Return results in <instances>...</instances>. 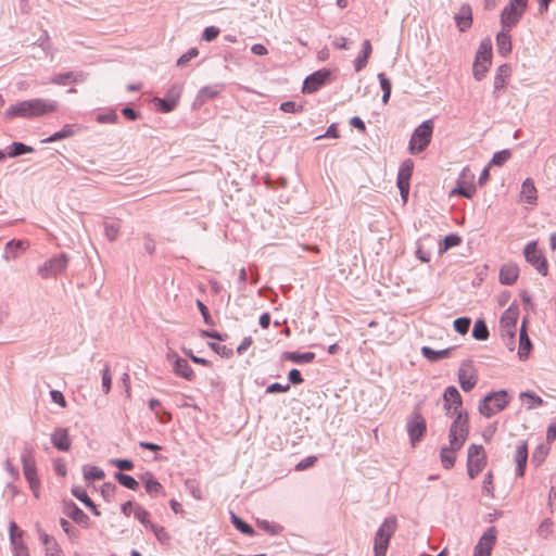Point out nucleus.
Here are the masks:
<instances>
[{
  "instance_id": "nucleus-1",
  "label": "nucleus",
  "mask_w": 556,
  "mask_h": 556,
  "mask_svg": "<svg viewBox=\"0 0 556 556\" xmlns=\"http://www.w3.org/2000/svg\"><path fill=\"white\" fill-rule=\"evenodd\" d=\"M58 110V102L50 99L34 98L12 104L5 111L8 118H36Z\"/></svg>"
},
{
  "instance_id": "nucleus-2",
  "label": "nucleus",
  "mask_w": 556,
  "mask_h": 556,
  "mask_svg": "<svg viewBox=\"0 0 556 556\" xmlns=\"http://www.w3.org/2000/svg\"><path fill=\"white\" fill-rule=\"evenodd\" d=\"M397 528V520L394 516L383 520L375 534L374 553L375 556H386L391 538Z\"/></svg>"
},
{
  "instance_id": "nucleus-3",
  "label": "nucleus",
  "mask_w": 556,
  "mask_h": 556,
  "mask_svg": "<svg viewBox=\"0 0 556 556\" xmlns=\"http://www.w3.org/2000/svg\"><path fill=\"white\" fill-rule=\"evenodd\" d=\"M21 462L23 465V473L27 480L29 488L35 495L39 497L40 481L37 477L36 462L34 456V448L26 444L21 455Z\"/></svg>"
},
{
  "instance_id": "nucleus-4",
  "label": "nucleus",
  "mask_w": 556,
  "mask_h": 556,
  "mask_svg": "<svg viewBox=\"0 0 556 556\" xmlns=\"http://www.w3.org/2000/svg\"><path fill=\"white\" fill-rule=\"evenodd\" d=\"M433 132V122L431 119L425 121L413 132L409 140V151L416 154L426 150L429 146Z\"/></svg>"
},
{
  "instance_id": "nucleus-5",
  "label": "nucleus",
  "mask_w": 556,
  "mask_h": 556,
  "mask_svg": "<svg viewBox=\"0 0 556 556\" xmlns=\"http://www.w3.org/2000/svg\"><path fill=\"white\" fill-rule=\"evenodd\" d=\"M468 435V416L467 413H459L451 425L448 439L450 446L453 450H460Z\"/></svg>"
},
{
  "instance_id": "nucleus-6",
  "label": "nucleus",
  "mask_w": 556,
  "mask_h": 556,
  "mask_svg": "<svg viewBox=\"0 0 556 556\" xmlns=\"http://www.w3.org/2000/svg\"><path fill=\"white\" fill-rule=\"evenodd\" d=\"M508 395L505 390L492 392L488 394L479 404V412L483 416L490 418L494 414L503 410L508 404Z\"/></svg>"
},
{
  "instance_id": "nucleus-7",
  "label": "nucleus",
  "mask_w": 556,
  "mask_h": 556,
  "mask_svg": "<svg viewBox=\"0 0 556 556\" xmlns=\"http://www.w3.org/2000/svg\"><path fill=\"white\" fill-rule=\"evenodd\" d=\"M486 465V456L482 445L472 444L468 448L467 471L475 479Z\"/></svg>"
},
{
  "instance_id": "nucleus-8",
  "label": "nucleus",
  "mask_w": 556,
  "mask_h": 556,
  "mask_svg": "<svg viewBox=\"0 0 556 556\" xmlns=\"http://www.w3.org/2000/svg\"><path fill=\"white\" fill-rule=\"evenodd\" d=\"M526 261L532 265L542 276L548 273L547 261L543 252L538 248L536 241H530L523 249Z\"/></svg>"
},
{
  "instance_id": "nucleus-9",
  "label": "nucleus",
  "mask_w": 556,
  "mask_h": 556,
  "mask_svg": "<svg viewBox=\"0 0 556 556\" xmlns=\"http://www.w3.org/2000/svg\"><path fill=\"white\" fill-rule=\"evenodd\" d=\"M68 264V256L65 253H61L56 256L51 257L46 261L39 268L38 275L42 279H48L52 277H56L59 274L63 273Z\"/></svg>"
},
{
  "instance_id": "nucleus-10",
  "label": "nucleus",
  "mask_w": 556,
  "mask_h": 556,
  "mask_svg": "<svg viewBox=\"0 0 556 556\" xmlns=\"http://www.w3.org/2000/svg\"><path fill=\"white\" fill-rule=\"evenodd\" d=\"M166 359L172 365L173 371L176 376L184 378L187 381L194 380L195 374L189 365L188 361L180 357L174 350H168Z\"/></svg>"
},
{
  "instance_id": "nucleus-11",
  "label": "nucleus",
  "mask_w": 556,
  "mask_h": 556,
  "mask_svg": "<svg viewBox=\"0 0 556 556\" xmlns=\"http://www.w3.org/2000/svg\"><path fill=\"white\" fill-rule=\"evenodd\" d=\"M497 538V530L495 527H490L482 534L477 545L475 546L473 556H490L495 545Z\"/></svg>"
},
{
  "instance_id": "nucleus-12",
  "label": "nucleus",
  "mask_w": 556,
  "mask_h": 556,
  "mask_svg": "<svg viewBox=\"0 0 556 556\" xmlns=\"http://www.w3.org/2000/svg\"><path fill=\"white\" fill-rule=\"evenodd\" d=\"M406 428L410 442L415 445L426 432V420L418 412H414L407 421Z\"/></svg>"
},
{
  "instance_id": "nucleus-13",
  "label": "nucleus",
  "mask_w": 556,
  "mask_h": 556,
  "mask_svg": "<svg viewBox=\"0 0 556 556\" xmlns=\"http://www.w3.org/2000/svg\"><path fill=\"white\" fill-rule=\"evenodd\" d=\"M444 408L448 415L458 416L459 413H465L462 409V396L454 386H450L443 393Z\"/></svg>"
},
{
  "instance_id": "nucleus-14",
  "label": "nucleus",
  "mask_w": 556,
  "mask_h": 556,
  "mask_svg": "<svg viewBox=\"0 0 556 556\" xmlns=\"http://www.w3.org/2000/svg\"><path fill=\"white\" fill-rule=\"evenodd\" d=\"M518 319V312L513 308L506 309L500 320L501 334L503 340L508 338L514 339L516 332V325Z\"/></svg>"
},
{
  "instance_id": "nucleus-15",
  "label": "nucleus",
  "mask_w": 556,
  "mask_h": 556,
  "mask_svg": "<svg viewBox=\"0 0 556 556\" xmlns=\"http://www.w3.org/2000/svg\"><path fill=\"white\" fill-rule=\"evenodd\" d=\"M330 74L329 70L323 68L308 75L303 83L302 91L304 93H313L317 91L323 85H325L327 79L330 77Z\"/></svg>"
},
{
  "instance_id": "nucleus-16",
  "label": "nucleus",
  "mask_w": 556,
  "mask_h": 556,
  "mask_svg": "<svg viewBox=\"0 0 556 556\" xmlns=\"http://www.w3.org/2000/svg\"><path fill=\"white\" fill-rule=\"evenodd\" d=\"M467 178H473L468 168H464L457 181V186L451 191V195H459L471 199L476 193V187L472 182H466Z\"/></svg>"
},
{
  "instance_id": "nucleus-17",
  "label": "nucleus",
  "mask_w": 556,
  "mask_h": 556,
  "mask_svg": "<svg viewBox=\"0 0 556 556\" xmlns=\"http://www.w3.org/2000/svg\"><path fill=\"white\" fill-rule=\"evenodd\" d=\"M522 11L519 10L516 7H513V4H507L501 15V22L504 28H507L508 30L514 27L522 16Z\"/></svg>"
},
{
  "instance_id": "nucleus-18",
  "label": "nucleus",
  "mask_w": 556,
  "mask_h": 556,
  "mask_svg": "<svg viewBox=\"0 0 556 556\" xmlns=\"http://www.w3.org/2000/svg\"><path fill=\"white\" fill-rule=\"evenodd\" d=\"M51 443L56 450L61 452H67L71 448L68 430L61 427L55 428L51 434Z\"/></svg>"
},
{
  "instance_id": "nucleus-19",
  "label": "nucleus",
  "mask_w": 556,
  "mask_h": 556,
  "mask_svg": "<svg viewBox=\"0 0 556 556\" xmlns=\"http://www.w3.org/2000/svg\"><path fill=\"white\" fill-rule=\"evenodd\" d=\"M224 88L225 84L223 83L202 87L197 94L195 102L201 105L208 100H213L218 97Z\"/></svg>"
},
{
  "instance_id": "nucleus-20",
  "label": "nucleus",
  "mask_w": 556,
  "mask_h": 556,
  "mask_svg": "<svg viewBox=\"0 0 556 556\" xmlns=\"http://www.w3.org/2000/svg\"><path fill=\"white\" fill-rule=\"evenodd\" d=\"M514 459L516 462V475L522 477L528 460V445L525 441H520L516 446Z\"/></svg>"
},
{
  "instance_id": "nucleus-21",
  "label": "nucleus",
  "mask_w": 556,
  "mask_h": 556,
  "mask_svg": "<svg viewBox=\"0 0 556 556\" xmlns=\"http://www.w3.org/2000/svg\"><path fill=\"white\" fill-rule=\"evenodd\" d=\"M456 26L460 31H466L472 24V11L470 5L463 4L455 15Z\"/></svg>"
},
{
  "instance_id": "nucleus-22",
  "label": "nucleus",
  "mask_w": 556,
  "mask_h": 556,
  "mask_svg": "<svg viewBox=\"0 0 556 556\" xmlns=\"http://www.w3.org/2000/svg\"><path fill=\"white\" fill-rule=\"evenodd\" d=\"M519 275V268L516 264H504L500 270V282L505 286L515 283Z\"/></svg>"
},
{
  "instance_id": "nucleus-23",
  "label": "nucleus",
  "mask_w": 556,
  "mask_h": 556,
  "mask_svg": "<svg viewBox=\"0 0 556 556\" xmlns=\"http://www.w3.org/2000/svg\"><path fill=\"white\" fill-rule=\"evenodd\" d=\"M532 349V343L530 341V338L527 333L526 329V320L522 321L520 333H519V348H518V355L521 361H525L528 358L529 353Z\"/></svg>"
},
{
  "instance_id": "nucleus-24",
  "label": "nucleus",
  "mask_w": 556,
  "mask_h": 556,
  "mask_svg": "<svg viewBox=\"0 0 556 556\" xmlns=\"http://www.w3.org/2000/svg\"><path fill=\"white\" fill-rule=\"evenodd\" d=\"M77 130H79V127L77 125L67 124V125H64L61 130L54 132L50 137L42 139L41 142L42 143H51V142L63 140V139L74 136L77 132Z\"/></svg>"
},
{
  "instance_id": "nucleus-25",
  "label": "nucleus",
  "mask_w": 556,
  "mask_h": 556,
  "mask_svg": "<svg viewBox=\"0 0 556 556\" xmlns=\"http://www.w3.org/2000/svg\"><path fill=\"white\" fill-rule=\"evenodd\" d=\"M521 200L529 203L534 204L536 202V188L531 178H527L521 185L520 191Z\"/></svg>"
},
{
  "instance_id": "nucleus-26",
  "label": "nucleus",
  "mask_w": 556,
  "mask_h": 556,
  "mask_svg": "<svg viewBox=\"0 0 556 556\" xmlns=\"http://www.w3.org/2000/svg\"><path fill=\"white\" fill-rule=\"evenodd\" d=\"M509 75H510L509 65L503 64L497 68L496 75L494 77V94L496 98L498 97V94H496L497 91H500L501 89L504 88Z\"/></svg>"
},
{
  "instance_id": "nucleus-27",
  "label": "nucleus",
  "mask_w": 556,
  "mask_h": 556,
  "mask_svg": "<svg viewBox=\"0 0 556 556\" xmlns=\"http://www.w3.org/2000/svg\"><path fill=\"white\" fill-rule=\"evenodd\" d=\"M413 168H414V163L412 160H405L400 168H399V173H397V181L396 184L397 185H409V180L412 178V174H413Z\"/></svg>"
},
{
  "instance_id": "nucleus-28",
  "label": "nucleus",
  "mask_w": 556,
  "mask_h": 556,
  "mask_svg": "<svg viewBox=\"0 0 556 556\" xmlns=\"http://www.w3.org/2000/svg\"><path fill=\"white\" fill-rule=\"evenodd\" d=\"M492 58V43L489 39H484L480 42L475 62H482L491 64Z\"/></svg>"
},
{
  "instance_id": "nucleus-29",
  "label": "nucleus",
  "mask_w": 556,
  "mask_h": 556,
  "mask_svg": "<svg viewBox=\"0 0 556 556\" xmlns=\"http://www.w3.org/2000/svg\"><path fill=\"white\" fill-rule=\"evenodd\" d=\"M458 380L462 389L465 392L470 391L477 383V378L465 368V365L462 366L458 370Z\"/></svg>"
},
{
  "instance_id": "nucleus-30",
  "label": "nucleus",
  "mask_w": 556,
  "mask_h": 556,
  "mask_svg": "<svg viewBox=\"0 0 556 556\" xmlns=\"http://www.w3.org/2000/svg\"><path fill=\"white\" fill-rule=\"evenodd\" d=\"M65 513L71 519L79 525L87 526L89 521V517L73 502L66 506Z\"/></svg>"
},
{
  "instance_id": "nucleus-31",
  "label": "nucleus",
  "mask_w": 556,
  "mask_h": 556,
  "mask_svg": "<svg viewBox=\"0 0 556 556\" xmlns=\"http://www.w3.org/2000/svg\"><path fill=\"white\" fill-rule=\"evenodd\" d=\"M453 348H447L444 350L435 351L431 349L430 346H422L421 348V354L424 357H426L430 362H438L444 357L450 356Z\"/></svg>"
},
{
  "instance_id": "nucleus-32",
  "label": "nucleus",
  "mask_w": 556,
  "mask_h": 556,
  "mask_svg": "<svg viewBox=\"0 0 556 556\" xmlns=\"http://www.w3.org/2000/svg\"><path fill=\"white\" fill-rule=\"evenodd\" d=\"M72 494L77 498L79 500L80 502H83L91 511L93 515L96 516H99L100 515V511L97 509V506L94 505V503L90 500V497L88 496L87 492L80 488V486H74L72 489Z\"/></svg>"
},
{
  "instance_id": "nucleus-33",
  "label": "nucleus",
  "mask_w": 556,
  "mask_h": 556,
  "mask_svg": "<svg viewBox=\"0 0 556 556\" xmlns=\"http://www.w3.org/2000/svg\"><path fill=\"white\" fill-rule=\"evenodd\" d=\"M371 51H372V49H371L370 41L368 39L364 40L362 53L355 60V71L356 72L362 71L367 65L368 59L371 54Z\"/></svg>"
},
{
  "instance_id": "nucleus-34",
  "label": "nucleus",
  "mask_w": 556,
  "mask_h": 556,
  "mask_svg": "<svg viewBox=\"0 0 556 556\" xmlns=\"http://www.w3.org/2000/svg\"><path fill=\"white\" fill-rule=\"evenodd\" d=\"M283 358L291 361L296 364L312 363L315 358L313 352L298 353V352H285Z\"/></svg>"
},
{
  "instance_id": "nucleus-35",
  "label": "nucleus",
  "mask_w": 556,
  "mask_h": 556,
  "mask_svg": "<svg viewBox=\"0 0 556 556\" xmlns=\"http://www.w3.org/2000/svg\"><path fill=\"white\" fill-rule=\"evenodd\" d=\"M496 47L500 54L506 56L511 51V40L507 33H498L496 36Z\"/></svg>"
},
{
  "instance_id": "nucleus-36",
  "label": "nucleus",
  "mask_w": 556,
  "mask_h": 556,
  "mask_svg": "<svg viewBox=\"0 0 556 556\" xmlns=\"http://www.w3.org/2000/svg\"><path fill=\"white\" fill-rule=\"evenodd\" d=\"M121 230L119 219H109L104 222V233L109 241H114L118 237Z\"/></svg>"
},
{
  "instance_id": "nucleus-37",
  "label": "nucleus",
  "mask_w": 556,
  "mask_h": 556,
  "mask_svg": "<svg viewBox=\"0 0 556 556\" xmlns=\"http://www.w3.org/2000/svg\"><path fill=\"white\" fill-rule=\"evenodd\" d=\"M230 519L233 527L241 533L250 536L255 534L254 529L232 511L230 513Z\"/></svg>"
},
{
  "instance_id": "nucleus-38",
  "label": "nucleus",
  "mask_w": 556,
  "mask_h": 556,
  "mask_svg": "<svg viewBox=\"0 0 556 556\" xmlns=\"http://www.w3.org/2000/svg\"><path fill=\"white\" fill-rule=\"evenodd\" d=\"M142 480L144 482L146 491L150 495H157L162 492V484L157 480H155L152 475L147 473L146 477L142 478Z\"/></svg>"
},
{
  "instance_id": "nucleus-39",
  "label": "nucleus",
  "mask_w": 556,
  "mask_h": 556,
  "mask_svg": "<svg viewBox=\"0 0 556 556\" xmlns=\"http://www.w3.org/2000/svg\"><path fill=\"white\" fill-rule=\"evenodd\" d=\"M489 336L490 333L485 321L483 319H478L473 325L472 337L476 340L484 341Z\"/></svg>"
},
{
  "instance_id": "nucleus-40",
  "label": "nucleus",
  "mask_w": 556,
  "mask_h": 556,
  "mask_svg": "<svg viewBox=\"0 0 556 556\" xmlns=\"http://www.w3.org/2000/svg\"><path fill=\"white\" fill-rule=\"evenodd\" d=\"M114 478L118 481V483L129 490H137L139 486L138 481L126 473H123L121 471L114 473Z\"/></svg>"
},
{
  "instance_id": "nucleus-41",
  "label": "nucleus",
  "mask_w": 556,
  "mask_h": 556,
  "mask_svg": "<svg viewBox=\"0 0 556 556\" xmlns=\"http://www.w3.org/2000/svg\"><path fill=\"white\" fill-rule=\"evenodd\" d=\"M9 149H10L9 152H8V156L9 157H16V156H20L22 154L34 152V149L30 146H27V144H25L23 142H13L9 147Z\"/></svg>"
},
{
  "instance_id": "nucleus-42",
  "label": "nucleus",
  "mask_w": 556,
  "mask_h": 556,
  "mask_svg": "<svg viewBox=\"0 0 556 556\" xmlns=\"http://www.w3.org/2000/svg\"><path fill=\"white\" fill-rule=\"evenodd\" d=\"M457 450H453L451 447H442L441 450V462L442 466L445 469H451L455 464V452Z\"/></svg>"
},
{
  "instance_id": "nucleus-43",
  "label": "nucleus",
  "mask_w": 556,
  "mask_h": 556,
  "mask_svg": "<svg viewBox=\"0 0 556 556\" xmlns=\"http://www.w3.org/2000/svg\"><path fill=\"white\" fill-rule=\"evenodd\" d=\"M460 241H462V239L458 235H455V233L447 235L443 239L442 243L439 247V253L440 254L445 253L451 248L458 245L460 243Z\"/></svg>"
},
{
  "instance_id": "nucleus-44",
  "label": "nucleus",
  "mask_w": 556,
  "mask_h": 556,
  "mask_svg": "<svg viewBox=\"0 0 556 556\" xmlns=\"http://www.w3.org/2000/svg\"><path fill=\"white\" fill-rule=\"evenodd\" d=\"M135 518L139 520V522L144 526L146 529H151V526L155 523L150 521V514L141 506H136L134 510Z\"/></svg>"
},
{
  "instance_id": "nucleus-45",
  "label": "nucleus",
  "mask_w": 556,
  "mask_h": 556,
  "mask_svg": "<svg viewBox=\"0 0 556 556\" xmlns=\"http://www.w3.org/2000/svg\"><path fill=\"white\" fill-rule=\"evenodd\" d=\"M378 79H379V83H380V87H381V89L383 91V93H382V102L383 103H388V101L390 99V96H391V89H392L391 81L386 76V74H383V73H379L378 74Z\"/></svg>"
},
{
  "instance_id": "nucleus-46",
  "label": "nucleus",
  "mask_w": 556,
  "mask_h": 556,
  "mask_svg": "<svg viewBox=\"0 0 556 556\" xmlns=\"http://www.w3.org/2000/svg\"><path fill=\"white\" fill-rule=\"evenodd\" d=\"M150 530L154 533L156 540L161 544L168 545L170 543L172 538L164 527L154 525V526H151Z\"/></svg>"
},
{
  "instance_id": "nucleus-47",
  "label": "nucleus",
  "mask_w": 556,
  "mask_h": 556,
  "mask_svg": "<svg viewBox=\"0 0 556 556\" xmlns=\"http://www.w3.org/2000/svg\"><path fill=\"white\" fill-rule=\"evenodd\" d=\"M24 244L25 243L23 241H9L5 247V258H15L17 256V251L25 249Z\"/></svg>"
},
{
  "instance_id": "nucleus-48",
  "label": "nucleus",
  "mask_w": 556,
  "mask_h": 556,
  "mask_svg": "<svg viewBox=\"0 0 556 556\" xmlns=\"http://www.w3.org/2000/svg\"><path fill=\"white\" fill-rule=\"evenodd\" d=\"M84 477L88 481L101 480L104 478V471L96 466L86 467L84 470Z\"/></svg>"
},
{
  "instance_id": "nucleus-49",
  "label": "nucleus",
  "mask_w": 556,
  "mask_h": 556,
  "mask_svg": "<svg viewBox=\"0 0 556 556\" xmlns=\"http://www.w3.org/2000/svg\"><path fill=\"white\" fill-rule=\"evenodd\" d=\"M471 320L469 317H459L454 320V329L459 334H466L469 330Z\"/></svg>"
},
{
  "instance_id": "nucleus-50",
  "label": "nucleus",
  "mask_w": 556,
  "mask_h": 556,
  "mask_svg": "<svg viewBox=\"0 0 556 556\" xmlns=\"http://www.w3.org/2000/svg\"><path fill=\"white\" fill-rule=\"evenodd\" d=\"M509 157H510L509 150L498 151L493 155V157L490 162V165L502 166L504 163H506L509 160Z\"/></svg>"
},
{
  "instance_id": "nucleus-51",
  "label": "nucleus",
  "mask_w": 556,
  "mask_h": 556,
  "mask_svg": "<svg viewBox=\"0 0 556 556\" xmlns=\"http://www.w3.org/2000/svg\"><path fill=\"white\" fill-rule=\"evenodd\" d=\"M156 101H157V105H159L160 110L164 113L172 112L177 104V99H160V98H157Z\"/></svg>"
},
{
  "instance_id": "nucleus-52",
  "label": "nucleus",
  "mask_w": 556,
  "mask_h": 556,
  "mask_svg": "<svg viewBox=\"0 0 556 556\" xmlns=\"http://www.w3.org/2000/svg\"><path fill=\"white\" fill-rule=\"evenodd\" d=\"M74 72L56 74L51 78V83L54 85L65 86L68 81H72Z\"/></svg>"
},
{
  "instance_id": "nucleus-53",
  "label": "nucleus",
  "mask_w": 556,
  "mask_h": 556,
  "mask_svg": "<svg viewBox=\"0 0 556 556\" xmlns=\"http://www.w3.org/2000/svg\"><path fill=\"white\" fill-rule=\"evenodd\" d=\"M489 65L490 64H485V63H482V62H475L473 63V68H472L473 77L477 80H481L485 76V73L488 72Z\"/></svg>"
},
{
  "instance_id": "nucleus-54",
  "label": "nucleus",
  "mask_w": 556,
  "mask_h": 556,
  "mask_svg": "<svg viewBox=\"0 0 556 556\" xmlns=\"http://www.w3.org/2000/svg\"><path fill=\"white\" fill-rule=\"evenodd\" d=\"M199 50L197 48H190L186 53H184L178 60H177V66H185L187 63L198 56Z\"/></svg>"
},
{
  "instance_id": "nucleus-55",
  "label": "nucleus",
  "mask_w": 556,
  "mask_h": 556,
  "mask_svg": "<svg viewBox=\"0 0 556 556\" xmlns=\"http://www.w3.org/2000/svg\"><path fill=\"white\" fill-rule=\"evenodd\" d=\"M36 529H37V532H38V535H39V539L41 541V543L45 545L46 548H49L52 546L53 543H56V541L50 536L49 534H47L40 527L39 523H36Z\"/></svg>"
},
{
  "instance_id": "nucleus-56",
  "label": "nucleus",
  "mask_w": 556,
  "mask_h": 556,
  "mask_svg": "<svg viewBox=\"0 0 556 556\" xmlns=\"http://www.w3.org/2000/svg\"><path fill=\"white\" fill-rule=\"evenodd\" d=\"M208 346L214 352H216L217 354H219L223 357H230L232 355V350L227 348L226 345H220V344L215 343V342H210Z\"/></svg>"
},
{
  "instance_id": "nucleus-57",
  "label": "nucleus",
  "mask_w": 556,
  "mask_h": 556,
  "mask_svg": "<svg viewBox=\"0 0 556 556\" xmlns=\"http://www.w3.org/2000/svg\"><path fill=\"white\" fill-rule=\"evenodd\" d=\"M112 377L110 372L109 366H105L102 370V389L105 394H108L111 390Z\"/></svg>"
},
{
  "instance_id": "nucleus-58",
  "label": "nucleus",
  "mask_w": 556,
  "mask_h": 556,
  "mask_svg": "<svg viewBox=\"0 0 556 556\" xmlns=\"http://www.w3.org/2000/svg\"><path fill=\"white\" fill-rule=\"evenodd\" d=\"M290 390V383L281 384L274 382L266 388V393H283Z\"/></svg>"
},
{
  "instance_id": "nucleus-59",
  "label": "nucleus",
  "mask_w": 556,
  "mask_h": 556,
  "mask_svg": "<svg viewBox=\"0 0 556 556\" xmlns=\"http://www.w3.org/2000/svg\"><path fill=\"white\" fill-rule=\"evenodd\" d=\"M219 35V28L215 26H208L203 30L202 39L205 41H212Z\"/></svg>"
},
{
  "instance_id": "nucleus-60",
  "label": "nucleus",
  "mask_w": 556,
  "mask_h": 556,
  "mask_svg": "<svg viewBox=\"0 0 556 556\" xmlns=\"http://www.w3.org/2000/svg\"><path fill=\"white\" fill-rule=\"evenodd\" d=\"M482 491L485 494L493 496V476L491 472H488L484 476L483 483H482Z\"/></svg>"
},
{
  "instance_id": "nucleus-61",
  "label": "nucleus",
  "mask_w": 556,
  "mask_h": 556,
  "mask_svg": "<svg viewBox=\"0 0 556 556\" xmlns=\"http://www.w3.org/2000/svg\"><path fill=\"white\" fill-rule=\"evenodd\" d=\"M23 532L18 530L16 523L14 521L10 522V542L11 544H15L16 542L22 541Z\"/></svg>"
},
{
  "instance_id": "nucleus-62",
  "label": "nucleus",
  "mask_w": 556,
  "mask_h": 556,
  "mask_svg": "<svg viewBox=\"0 0 556 556\" xmlns=\"http://www.w3.org/2000/svg\"><path fill=\"white\" fill-rule=\"evenodd\" d=\"M302 109H303L302 105H299L293 101H287V102H282L280 104V110L286 113H295V112L301 111Z\"/></svg>"
},
{
  "instance_id": "nucleus-63",
  "label": "nucleus",
  "mask_w": 556,
  "mask_h": 556,
  "mask_svg": "<svg viewBox=\"0 0 556 556\" xmlns=\"http://www.w3.org/2000/svg\"><path fill=\"white\" fill-rule=\"evenodd\" d=\"M111 463L119 470H131L134 468V463L130 459H113Z\"/></svg>"
},
{
  "instance_id": "nucleus-64",
  "label": "nucleus",
  "mask_w": 556,
  "mask_h": 556,
  "mask_svg": "<svg viewBox=\"0 0 556 556\" xmlns=\"http://www.w3.org/2000/svg\"><path fill=\"white\" fill-rule=\"evenodd\" d=\"M11 545L14 551V556H29L28 549L22 541Z\"/></svg>"
}]
</instances>
